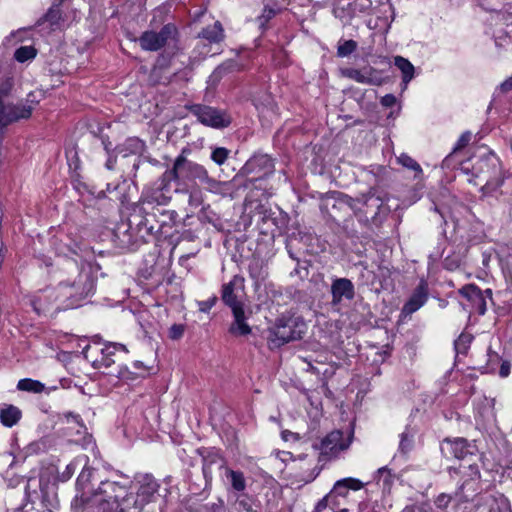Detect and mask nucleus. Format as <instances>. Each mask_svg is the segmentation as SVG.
Returning a JSON list of instances; mask_svg holds the SVG:
<instances>
[{"instance_id": "obj_64", "label": "nucleus", "mask_w": 512, "mask_h": 512, "mask_svg": "<svg viewBox=\"0 0 512 512\" xmlns=\"http://www.w3.org/2000/svg\"><path fill=\"white\" fill-rule=\"evenodd\" d=\"M65 417H66L67 421H70V418H71L76 423L80 422V416L77 414H73L72 412L66 413Z\"/></svg>"}, {"instance_id": "obj_63", "label": "nucleus", "mask_w": 512, "mask_h": 512, "mask_svg": "<svg viewBox=\"0 0 512 512\" xmlns=\"http://www.w3.org/2000/svg\"><path fill=\"white\" fill-rule=\"evenodd\" d=\"M468 468L470 469L471 473L470 476L480 477V472L478 470L477 465L475 464H469Z\"/></svg>"}, {"instance_id": "obj_54", "label": "nucleus", "mask_w": 512, "mask_h": 512, "mask_svg": "<svg viewBox=\"0 0 512 512\" xmlns=\"http://www.w3.org/2000/svg\"><path fill=\"white\" fill-rule=\"evenodd\" d=\"M471 133L470 132H465L463 133L460 138L458 139L457 143H456V146L453 150V153L456 152L457 150H460L462 148H464L471 140Z\"/></svg>"}, {"instance_id": "obj_26", "label": "nucleus", "mask_w": 512, "mask_h": 512, "mask_svg": "<svg viewBox=\"0 0 512 512\" xmlns=\"http://www.w3.org/2000/svg\"><path fill=\"white\" fill-rule=\"evenodd\" d=\"M145 144L139 138H129L122 146L118 147L120 153L126 157L128 154H141L144 151Z\"/></svg>"}, {"instance_id": "obj_32", "label": "nucleus", "mask_w": 512, "mask_h": 512, "mask_svg": "<svg viewBox=\"0 0 512 512\" xmlns=\"http://www.w3.org/2000/svg\"><path fill=\"white\" fill-rule=\"evenodd\" d=\"M37 55V49L32 46H21L14 52V59L19 63H25L33 60Z\"/></svg>"}, {"instance_id": "obj_29", "label": "nucleus", "mask_w": 512, "mask_h": 512, "mask_svg": "<svg viewBox=\"0 0 512 512\" xmlns=\"http://www.w3.org/2000/svg\"><path fill=\"white\" fill-rule=\"evenodd\" d=\"M171 76L172 73L168 71L167 67L155 66L150 73L149 79L153 85H167L171 81Z\"/></svg>"}, {"instance_id": "obj_19", "label": "nucleus", "mask_w": 512, "mask_h": 512, "mask_svg": "<svg viewBox=\"0 0 512 512\" xmlns=\"http://www.w3.org/2000/svg\"><path fill=\"white\" fill-rule=\"evenodd\" d=\"M233 314V322L229 327V333L234 336H246L251 333V327L246 322V314L244 305L231 309Z\"/></svg>"}, {"instance_id": "obj_50", "label": "nucleus", "mask_w": 512, "mask_h": 512, "mask_svg": "<svg viewBox=\"0 0 512 512\" xmlns=\"http://www.w3.org/2000/svg\"><path fill=\"white\" fill-rule=\"evenodd\" d=\"M495 45L501 48L512 47V36L511 34H501L495 38Z\"/></svg>"}, {"instance_id": "obj_57", "label": "nucleus", "mask_w": 512, "mask_h": 512, "mask_svg": "<svg viewBox=\"0 0 512 512\" xmlns=\"http://www.w3.org/2000/svg\"><path fill=\"white\" fill-rule=\"evenodd\" d=\"M396 103V97L392 94H387L381 99V104L385 107H392Z\"/></svg>"}, {"instance_id": "obj_16", "label": "nucleus", "mask_w": 512, "mask_h": 512, "mask_svg": "<svg viewBox=\"0 0 512 512\" xmlns=\"http://www.w3.org/2000/svg\"><path fill=\"white\" fill-rule=\"evenodd\" d=\"M440 449L444 457L448 459L456 458L464 460L467 456L472 455L470 445L464 438H456L454 440L446 438L442 442Z\"/></svg>"}, {"instance_id": "obj_47", "label": "nucleus", "mask_w": 512, "mask_h": 512, "mask_svg": "<svg viewBox=\"0 0 512 512\" xmlns=\"http://www.w3.org/2000/svg\"><path fill=\"white\" fill-rule=\"evenodd\" d=\"M42 96L43 94L41 92H30L27 95V98L25 100V103H23V106H30L32 112L35 106L40 102Z\"/></svg>"}, {"instance_id": "obj_3", "label": "nucleus", "mask_w": 512, "mask_h": 512, "mask_svg": "<svg viewBox=\"0 0 512 512\" xmlns=\"http://www.w3.org/2000/svg\"><path fill=\"white\" fill-rule=\"evenodd\" d=\"M94 288L95 280L90 269L82 267L77 279L73 282H61L55 291L31 300V305L38 315L46 314L51 310V299L56 301L59 297H65L68 302L63 304L62 308H74L77 307L84 298L93 293Z\"/></svg>"}, {"instance_id": "obj_6", "label": "nucleus", "mask_w": 512, "mask_h": 512, "mask_svg": "<svg viewBox=\"0 0 512 512\" xmlns=\"http://www.w3.org/2000/svg\"><path fill=\"white\" fill-rule=\"evenodd\" d=\"M139 488L136 495L128 493V488L125 484V496L120 498L125 512L131 508L142 510L145 505L153 502L156 499V494L159 489V484L152 475L144 474L137 477Z\"/></svg>"}, {"instance_id": "obj_44", "label": "nucleus", "mask_w": 512, "mask_h": 512, "mask_svg": "<svg viewBox=\"0 0 512 512\" xmlns=\"http://www.w3.org/2000/svg\"><path fill=\"white\" fill-rule=\"evenodd\" d=\"M478 5L485 11L499 14L500 2L495 0H478Z\"/></svg>"}, {"instance_id": "obj_22", "label": "nucleus", "mask_w": 512, "mask_h": 512, "mask_svg": "<svg viewBox=\"0 0 512 512\" xmlns=\"http://www.w3.org/2000/svg\"><path fill=\"white\" fill-rule=\"evenodd\" d=\"M394 65L401 71L404 85L403 89H406L408 83L414 78L415 68L408 59L402 56H396L394 58Z\"/></svg>"}, {"instance_id": "obj_33", "label": "nucleus", "mask_w": 512, "mask_h": 512, "mask_svg": "<svg viewBox=\"0 0 512 512\" xmlns=\"http://www.w3.org/2000/svg\"><path fill=\"white\" fill-rule=\"evenodd\" d=\"M343 74H344V76H346L358 83H361V84L376 83L375 80L366 77L365 68L363 70H358V69H353V68L346 69L343 72Z\"/></svg>"}, {"instance_id": "obj_4", "label": "nucleus", "mask_w": 512, "mask_h": 512, "mask_svg": "<svg viewBox=\"0 0 512 512\" xmlns=\"http://www.w3.org/2000/svg\"><path fill=\"white\" fill-rule=\"evenodd\" d=\"M124 496V485L117 481L101 480L97 489L75 497L71 509L72 512H125L120 500Z\"/></svg>"}, {"instance_id": "obj_1", "label": "nucleus", "mask_w": 512, "mask_h": 512, "mask_svg": "<svg viewBox=\"0 0 512 512\" xmlns=\"http://www.w3.org/2000/svg\"><path fill=\"white\" fill-rule=\"evenodd\" d=\"M171 195L160 190L158 186L145 194L139 205L140 220L137 223L140 238L146 241L147 236L166 233V228H172L176 223L177 213L164 208Z\"/></svg>"}, {"instance_id": "obj_24", "label": "nucleus", "mask_w": 512, "mask_h": 512, "mask_svg": "<svg viewBox=\"0 0 512 512\" xmlns=\"http://www.w3.org/2000/svg\"><path fill=\"white\" fill-rule=\"evenodd\" d=\"M21 410L14 405H7L0 412L1 423L6 427H12L18 423L21 418Z\"/></svg>"}, {"instance_id": "obj_11", "label": "nucleus", "mask_w": 512, "mask_h": 512, "mask_svg": "<svg viewBox=\"0 0 512 512\" xmlns=\"http://www.w3.org/2000/svg\"><path fill=\"white\" fill-rule=\"evenodd\" d=\"M274 169V162L267 154H256L243 166L244 173L258 175V177H255L252 180L268 176L274 172Z\"/></svg>"}, {"instance_id": "obj_5", "label": "nucleus", "mask_w": 512, "mask_h": 512, "mask_svg": "<svg viewBox=\"0 0 512 512\" xmlns=\"http://www.w3.org/2000/svg\"><path fill=\"white\" fill-rule=\"evenodd\" d=\"M307 324L301 316L283 314L268 329V344L271 349L279 348L286 343L303 338Z\"/></svg>"}, {"instance_id": "obj_18", "label": "nucleus", "mask_w": 512, "mask_h": 512, "mask_svg": "<svg viewBox=\"0 0 512 512\" xmlns=\"http://www.w3.org/2000/svg\"><path fill=\"white\" fill-rule=\"evenodd\" d=\"M130 41L138 42L143 50L157 51L162 48L166 41V34H141L135 37V34H127Z\"/></svg>"}, {"instance_id": "obj_42", "label": "nucleus", "mask_w": 512, "mask_h": 512, "mask_svg": "<svg viewBox=\"0 0 512 512\" xmlns=\"http://www.w3.org/2000/svg\"><path fill=\"white\" fill-rule=\"evenodd\" d=\"M357 47V43L353 40L345 41L344 43L338 46L337 54L340 57H345L350 55Z\"/></svg>"}, {"instance_id": "obj_34", "label": "nucleus", "mask_w": 512, "mask_h": 512, "mask_svg": "<svg viewBox=\"0 0 512 512\" xmlns=\"http://www.w3.org/2000/svg\"><path fill=\"white\" fill-rule=\"evenodd\" d=\"M473 340V336L468 333H462L454 342L455 350L458 354H465Z\"/></svg>"}, {"instance_id": "obj_30", "label": "nucleus", "mask_w": 512, "mask_h": 512, "mask_svg": "<svg viewBox=\"0 0 512 512\" xmlns=\"http://www.w3.org/2000/svg\"><path fill=\"white\" fill-rule=\"evenodd\" d=\"M17 389L32 393H41L45 390V385L38 380L24 378L18 381Z\"/></svg>"}, {"instance_id": "obj_8", "label": "nucleus", "mask_w": 512, "mask_h": 512, "mask_svg": "<svg viewBox=\"0 0 512 512\" xmlns=\"http://www.w3.org/2000/svg\"><path fill=\"white\" fill-rule=\"evenodd\" d=\"M190 112L200 123L208 127L223 129L231 124L230 115L215 107L194 104L190 107Z\"/></svg>"}, {"instance_id": "obj_46", "label": "nucleus", "mask_w": 512, "mask_h": 512, "mask_svg": "<svg viewBox=\"0 0 512 512\" xmlns=\"http://www.w3.org/2000/svg\"><path fill=\"white\" fill-rule=\"evenodd\" d=\"M236 503L238 506L243 509L246 512H257L252 508V505L250 503V498L246 494H241L237 497Z\"/></svg>"}, {"instance_id": "obj_39", "label": "nucleus", "mask_w": 512, "mask_h": 512, "mask_svg": "<svg viewBox=\"0 0 512 512\" xmlns=\"http://www.w3.org/2000/svg\"><path fill=\"white\" fill-rule=\"evenodd\" d=\"M398 162L402 166H404L408 169H411V170L417 172L418 174L422 173V169H421L420 165L414 159H412L410 156H408L406 154H401L398 157Z\"/></svg>"}, {"instance_id": "obj_49", "label": "nucleus", "mask_w": 512, "mask_h": 512, "mask_svg": "<svg viewBox=\"0 0 512 512\" xmlns=\"http://www.w3.org/2000/svg\"><path fill=\"white\" fill-rule=\"evenodd\" d=\"M185 331V325L183 324H173L169 329V338L172 340L180 339Z\"/></svg>"}, {"instance_id": "obj_45", "label": "nucleus", "mask_w": 512, "mask_h": 512, "mask_svg": "<svg viewBox=\"0 0 512 512\" xmlns=\"http://www.w3.org/2000/svg\"><path fill=\"white\" fill-rule=\"evenodd\" d=\"M83 463V457H77L74 461L66 466L65 472L62 474L63 480L69 479L75 472L76 468Z\"/></svg>"}, {"instance_id": "obj_61", "label": "nucleus", "mask_w": 512, "mask_h": 512, "mask_svg": "<svg viewBox=\"0 0 512 512\" xmlns=\"http://www.w3.org/2000/svg\"><path fill=\"white\" fill-rule=\"evenodd\" d=\"M128 186L127 182L124 180L122 183L120 184H117L116 186H114L113 190H111L110 188V184L107 185V190L109 192H114V191H118V190H125V188Z\"/></svg>"}, {"instance_id": "obj_60", "label": "nucleus", "mask_w": 512, "mask_h": 512, "mask_svg": "<svg viewBox=\"0 0 512 512\" xmlns=\"http://www.w3.org/2000/svg\"><path fill=\"white\" fill-rule=\"evenodd\" d=\"M500 90L507 93L512 90V75L500 85Z\"/></svg>"}, {"instance_id": "obj_59", "label": "nucleus", "mask_w": 512, "mask_h": 512, "mask_svg": "<svg viewBox=\"0 0 512 512\" xmlns=\"http://www.w3.org/2000/svg\"><path fill=\"white\" fill-rule=\"evenodd\" d=\"M328 506V496L322 498L315 506L313 512H322Z\"/></svg>"}, {"instance_id": "obj_21", "label": "nucleus", "mask_w": 512, "mask_h": 512, "mask_svg": "<svg viewBox=\"0 0 512 512\" xmlns=\"http://www.w3.org/2000/svg\"><path fill=\"white\" fill-rule=\"evenodd\" d=\"M356 3L351 0H336L333 13L342 21L349 20L355 12Z\"/></svg>"}, {"instance_id": "obj_9", "label": "nucleus", "mask_w": 512, "mask_h": 512, "mask_svg": "<svg viewBox=\"0 0 512 512\" xmlns=\"http://www.w3.org/2000/svg\"><path fill=\"white\" fill-rule=\"evenodd\" d=\"M497 162L496 159H483L478 162L476 169L479 174H476V177H481L485 181L482 190H494L502 185L503 179Z\"/></svg>"}, {"instance_id": "obj_14", "label": "nucleus", "mask_w": 512, "mask_h": 512, "mask_svg": "<svg viewBox=\"0 0 512 512\" xmlns=\"http://www.w3.org/2000/svg\"><path fill=\"white\" fill-rule=\"evenodd\" d=\"M31 116V107L18 104H0V126L6 127L9 124L21 119H28Z\"/></svg>"}, {"instance_id": "obj_23", "label": "nucleus", "mask_w": 512, "mask_h": 512, "mask_svg": "<svg viewBox=\"0 0 512 512\" xmlns=\"http://www.w3.org/2000/svg\"><path fill=\"white\" fill-rule=\"evenodd\" d=\"M83 468L77 478V487L81 489L83 492L89 487L92 483V480L95 478L96 469L88 466V457L83 456Z\"/></svg>"}, {"instance_id": "obj_31", "label": "nucleus", "mask_w": 512, "mask_h": 512, "mask_svg": "<svg viewBox=\"0 0 512 512\" xmlns=\"http://www.w3.org/2000/svg\"><path fill=\"white\" fill-rule=\"evenodd\" d=\"M383 199L377 196L375 190L371 189L366 195L363 196V204L371 209L377 215L383 206Z\"/></svg>"}, {"instance_id": "obj_27", "label": "nucleus", "mask_w": 512, "mask_h": 512, "mask_svg": "<svg viewBox=\"0 0 512 512\" xmlns=\"http://www.w3.org/2000/svg\"><path fill=\"white\" fill-rule=\"evenodd\" d=\"M363 487V484L360 480L355 478H345L338 480L334 485V491L341 496L346 494V491L351 490H360Z\"/></svg>"}, {"instance_id": "obj_28", "label": "nucleus", "mask_w": 512, "mask_h": 512, "mask_svg": "<svg viewBox=\"0 0 512 512\" xmlns=\"http://www.w3.org/2000/svg\"><path fill=\"white\" fill-rule=\"evenodd\" d=\"M248 272L250 277L255 281L256 284L264 281L267 277V272L260 259H253L248 265Z\"/></svg>"}, {"instance_id": "obj_15", "label": "nucleus", "mask_w": 512, "mask_h": 512, "mask_svg": "<svg viewBox=\"0 0 512 512\" xmlns=\"http://www.w3.org/2000/svg\"><path fill=\"white\" fill-rule=\"evenodd\" d=\"M106 374L121 380L134 381L149 375V368L141 361H134L131 367L118 364L115 369L107 371Z\"/></svg>"}, {"instance_id": "obj_40", "label": "nucleus", "mask_w": 512, "mask_h": 512, "mask_svg": "<svg viewBox=\"0 0 512 512\" xmlns=\"http://www.w3.org/2000/svg\"><path fill=\"white\" fill-rule=\"evenodd\" d=\"M120 361V358H114V357H109V356H104L102 355V358L100 361H97L95 362V366L99 369L101 368H104V373H106L107 371H110V370H113L116 368L113 367L117 362Z\"/></svg>"}, {"instance_id": "obj_41", "label": "nucleus", "mask_w": 512, "mask_h": 512, "mask_svg": "<svg viewBox=\"0 0 512 512\" xmlns=\"http://www.w3.org/2000/svg\"><path fill=\"white\" fill-rule=\"evenodd\" d=\"M376 479L378 482L382 481L384 487H389L393 482V475L391 470L387 467H381L377 471Z\"/></svg>"}, {"instance_id": "obj_53", "label": "nucleus", "mask_w": 512, "mask_h": 512, "mask_svg": "<svg viewBox=\"0 0 512 512\" xmlns=\"http://www.w3.org/2000/svg\"><path fill=\"white\" fill-rule=\"evenodd\" d=\"M472 304L477 309V311L480 315H484L486 313L487 304H486V300H485V296H484L483 292H482V294L479 295V299H476L475 301H473Z\"/></svg>"}, {"instance_id": "obj_12", "label": "nucleus", "mask_w": 512, "mask_h": 512, "mask_svg": "<svg viewBox=\"0 0 512 512\" xmlns=\"http://www.w3.org/2000/svg\"><path fill=\"white\" fill-rule=\"evenodd\" d=\"M238 290H244V278L240 275H235L231 281L222 285L221 300L230 309L244 305L239 299Z\"/></svg>"}, {"instance_id": "obj_48", "label": "nucleus", "mask_w": 512, "mask_h": 512, "mask_svg": "<svg viewBox=\"0 0 512 512\" xmlns=\"http://www.w3.org/2000/svg\"><path fill=\"white\" fill-rule=\"evenodd\" d=\"M365 72H366V77L376 81V83H365L366 85L380 86L383 83V79L376 69H374L372 67H366Z\"/></svg>"}, {"instance_id": "obj_13", "label": "nucleus", "mask_w": 512, "mask_h": 512, "mask_svg": "<svg viewBox=\"0 0 512 512\" xmlns=\"http://www.w3.org/2000/svg\"><path fill=\"white\" fill-rule=\"evenodd\" d=\"M291 0H282L281 2L278 0H273L264 5L262 12L256 18V23L258 24V29L260 30H268L272 29L273 23L272 21L275 17L286 9V5L290 4Z\"/></svg>"}, {"instance_id": "obj_55", "label": "nucleus", "mask_w": 512, "mask_h": 512, "mask_svg": "<svg viewBox=\"0 0 512 512\" xmlns=\"http://www.w3.org/2000/svg\"><path fill=\"white\" fill-rule=\"evenodd\" d=\"M488 357H489V366L487 367V371L493 372L495 368L491 366L492 363H498L500 361V357L497 353L492 352L490 349L488 350Z\"/></svg>"}, {"instance_id": "obj_52", "label": "nucleus", "mask_w": 512, "mask_h": 512, "mask_svg": "<svg viewBox=\"0 0 512 512\" xmlns=\"http://www.w3.org/2000/svg\"><path fill=\"white\" fill-rule=\"evenodd\" d=\"M451 499L452 497L450 495L442 493L437 496L434 503L437 506V508L445 510L448 507L449 503L451 502Z\"/></svg>"}, {"instance_id": "obj_35", "label": "nucleus", "mask_w": 512, "mask_h": 512, "mask_svg": "<svg viewBox=\"0 0 512 512\" xmlns=\"http://www.w3.org/2000/svg\"><path fill=\"white\" fill-rule=\"evenodd\" d=\"M414 446V435L408 430H405L400 435L399 451L402 454L409 453Z\"/></svg>"}, {"instance_id": "obj_20", "label": "nucleus", "mask_w": 512, "mask_h": 512, "mask_svg": "<svg viewBox=\"0 0 512 512\" xmlns=\"http://www.w3.org/2000/svg\"><path fill=\"white\" fill-rule=\"evenodd\" d=\"M63 0H60L58 4H54L50 7L48 12L37 21V27L41 29H50L52 32L61 29L60 20H61V10L60 5Z\"/></svg>"}, {"instance_id": "obj_43", "label": "nucleus", "mask_w": 512, "mask_h": 512, "mask_svg": "<svg viewBox=\"0 0 512 512\" xmlns=\"http://www.w3.org/2000/svg\"><path fill=\"white\" fill-rule=\"evenodd\" d=\"M46 450V442L44 440H38L30 443L26 447V454L27 455H33V454H39Z\"/></svg>"}, {"instance_id": "obj_10", "label": "nucleus", "mask_w": 512, "mask_h": 512, "mask_svg": "<svg viewBox=\"0 0 512 512\" xmlns=\"http://www.w3.org/2000/svg\"><path fill=\"white\" fill-rule=\"evenodd\" d=\"M330 293L332 296L331 306L339 310L340 305L344 300L351 301L355 297V286L348 278H334L332 279Z\"/></svg>"}, {"instance_id": "obj_62", "label": "nucleus", "mask_w": 512, "mask_h": 512, "mask_svg": "<svg viewBox=\"0 0 512 512\" xmlns=\"http://www.w3.org/2000/svg\"><path fill=\"white\" fill-rule=\"evenodd\" d=\"M223 36H224V34L215 33V34H208V37H206V38L210 41L219 42V41L223 40Z\"/></svg>"}, {"instance_id": "obj_36", "label": "nucleus", "mask_w": 512, "mask_h": 512, "mask_svg": "<svg viewBox=\"0 0 512 512\" xmlns=\"http://www.w3.org/2000/svg\"><path fill=\"white\" fill-rule=\"evenodd\" d=\"M460 294L467 298L471 303L476 299H479V295L482 294V290L476 285L469 284L460 289Z\"/></svg>"}, {"instance_id": "obj_25", "label": "nucleus", "mask_w": 512, "mask_h": 512, "mask_svg": "<svg viewBox=\"0 0 512 512\" xmlns=\"http://www.w3.org/2000/svg\"><path fill=\"white\" fill-rule=\"evenodd\" d=\"M225 476L227 480H229L233 490L237 492H243L246 489V479L243 472L226 468Z\"/></svg>"}, {"instance_id": "obj_37", "label": "nucleus", "mask_w": 512, "mask_h": 512, "mask_svg": "<svg viewBox=\"0 0 512 512\" xmlns=\"http://www.w3.org/2000/svg\"><path fill=\"white\" fill-rule=\"evenodd\" d=\"M118 352L126 354L128 351L123 344L119 343H110L105 345V347L101 350L102 355L114 358H119V356H117Z\"/></svg>"}, {"instance_id": "obj_51", "label": "nucleus", "mask_w": 512, "mask_h": 512, "mask_svg": "<svg viewBox=\"0 0 512 512\" xmlns=\"http://www.w3.org/2000/svg\"><path fill=\"white\" fill-rule=\"evenodd\" d=\"M217 301H218V298L216 295H213L208 300L199 301L198 302L199 311L204 312V313L208 312L216 304Z\"/></svg>"}, {"instance_id": "obj_17", "label": "nucleus", "mask_w": 512, "mask_h": 512, "mask_svg": "<svg viewBox=\"0 0 512 512\" xmlns=\"http://www.w3.org/2000/svg\"><path fill=\"white\" fill-rule=\"evenodd\" d=\"M428 299V284L425 280H421L413 291L409 300L404 304L402 313L411 315L420 309Z\"/></svg>"}, {"instance_id": "obj_2", "label": "nucleus", "mask_w": 512, "mask_h": 512, "mask_svg": "<svg viewBox=\"0 0 512 512\" xmlns=\"http://www.w3.org/2000/svg\"><path fill=\"white\" fill-rule=\"evenodd\" d=\"M187 152L183 149L176 157L171 169L166 170L155 183L160 190L171 195V183L176 184L175 192H187L189 186L200 184H214L215 180L209 177L206 168L194 161L188 160Z\"/></svg>"}, {"instance_id": "obj_56", "label": "nucleus", "mask_w": 512, "mask_h": 512, "mask_svg": "<svg viewBox=\"0 0 512 512\" xmlns=\"http://www.w3.org/2000/svg\"><path fill=\"white\" fill-rule=\"evenodd\" d=\"M11 84L6 82L0 87V104L4 103V98L9 95Z\"/></svg>"}, {"instance_id": "obj_58", "label": "nucleus", "mask_w": 512, "mask_h": 512, "mask_svg": "<svg viewBox=\"0 0 512 512\" xmlns=\"http://www.w3.org/2000/svg\"><path fill=\"white\" fill-rule=\"evenodd\" d=\"M510 363L508 361H502L500 369H499V375L504 378L507 377L510 374Z\"/></svg>"}, {"instance_id": "obj_7", "label": "nucleus", "mask_w": 512, "mask_h": 512, "mask_svg": "<svg viewBox=\"0 0 512 512\" xmlns=\"http://www.w3.org/2000/svg\"><path fill=\"white\" fill-rule=\"evenodd\" d=\"M352 442V433L344 439L343 432L340 430H333L323 437L319 442H314L312 447L314 450L319 451V462H328L338 457V455L349 448Z\"/></svg>"}, {"instance_id": "obj_38", "label": "nucleus", "mask_w": 512, "mask_h": 512, "mask_svg": "<svg viewBox=\"0 0 512 512\" xmlns=\"http://www.w3.org/2000/svg\"><path fill=\"white\" fill-rule=\"evenodd\" d=\"M230 150L224 147H217L211 153V159L217 164L222 165L229 157Z\"/></svg>"}]
</instances>
